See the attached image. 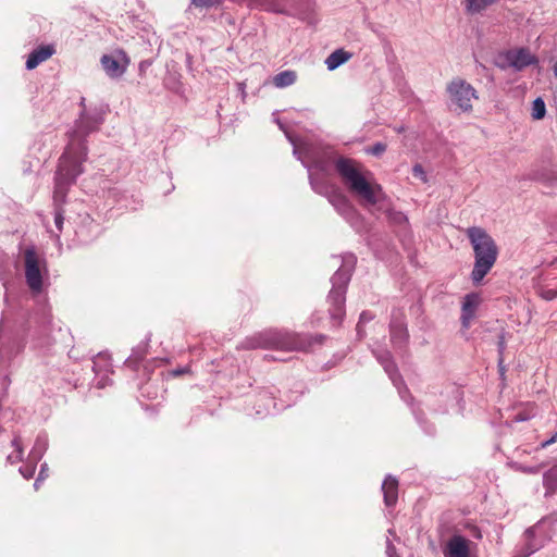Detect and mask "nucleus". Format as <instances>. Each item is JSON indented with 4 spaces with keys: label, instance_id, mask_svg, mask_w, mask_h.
<instances>
[{
    "label": "nucleus",
    "instance_id": "nucleus-1",
    "mask_svg": "<svg viewBox=\"0 0 557 557\" xmlns=\"http://www.w3.org/2000/svg\"><path fill=\"white\" fill-rule=\"evenodd\" d=\"M103 122L100 112L87 113L83 110L75 122L74 129L69 134V144L59 159L55 174H83L86 171L87 146L86 137Z\"/></svg>",
    "mask_w": 557,
    "mask_h": 557
},
{
    "label": "nucleus",
    "instance_id": "nucleus-2",
    "mask_svg": "<svg viewBox=\"0 0 557 557\" xmlns=\"http://www.w3.org/2000/svg\"><path fill=\"white\" fill-rule=\"evenodd\" d=\"M466 234L474 255L471 280L474 285H479L496 263L498 247L493 237L482 227H468Z\"/></svg>",
    "mask_w": 557,
    "mask_h": 557
},
{
    "label": "nucleus",
    "instance_id": "nucleus-3",
    "mask_svg": "<svg viewBox=\"0 0 557 557\" xmlns=\"http://www.w3.org/2000/svg\"><path fill=\"white\" fill-rule=\"evenodd\" d=\"M354 263L355 258L349 256L345 264L331 278L332 289L329 294L327 302L330 304L331 319L336 324H339L345 315V294Z\"/></svg>",
    "mask_w": 557,
    "mask_h": 557
},
{
    "label": "nucleus",
    "instance_id": "nucleus-4",
    "mask_svg": "<svg viewBox=\"0 0 557 557\" xmlns=\"http://www.w3.org/2000/svg\"><path fill=\"white\" fill-rule=\"evenodd\" d=\"M344 185L368 208L387 210L386 197L380 185L367 180V176H343Z\"/></svg>",
    "mask_w": 557,
    "mask_h": 557
},
{
    "label": "nucleus",
    "instance_id": "nucleus-5",
    "mask_svg": "<svg viewBox=\"0 0 557 557\" xmlns=\"http://www.w3.org/2000/svg\"><path fill=\"white\" fill-rule=\"evenodd\" d=\"M310 184L315 193L327 197L338 213L355 225V219L357 218L355 209L346 197L330 183L329 176H310Z\"/></svg>",
    "mask_w": 557,
    "mask_h": 557
},
{
    "label": "nucleus",
    "instance_id": "nucleus-6",
    "mask_svg": "<svg viewBox=\"0 0 557 557\" xmlns=\"http://www.w3.org/2000/svg\"><path fill=\"white\" fill-rule=\"evenodd\" d=\"M25 277L28 287L34 293H40L44 284V276L47 272L46 261L34 248H27L24 252Z\"/></svg>",
    "mask_w": 557,
    "mask_h": 557
},
{
    "label": "nucleus",
    "instance_id": "nucleus-7",
    "mask_svg": "<svg viewBox=\"0 0 557 557\" xmlns=\"http://www.w3.org/2000/svg\"><path fill=\"white\" fill-rule=\"evenodd\" d=\"M447 92L451 103L459 112H470L472 110V99H476L475 89L465 79L455 78L447 85Z\"/></svg>",
    "mask_w": 557,
    "mask_h": 557
},
{
    "label": "nucleus",
    "instance_id": "nucleus-8",
    "mask_svg": "<svg viewBox=\"0 0 557 557\" xmlns=\"http://www.w3.org/2000/svg\"><path fill=\"white\" fill-rule=\"evenodd\" d=\"M314 11V0H281V14H287L301 21L313 23Z\"/></svg>",
    "mask_w": 557,
    "mask_h": 557
},
{
    "label": "nucleus",
    "instance_id": "nucleus-9",
    "mask_svg": "<svg viewBox=\"0 0 557 557\" xmlns=\"http://www.w3.org/2000/svg\"><path fill=\"white\" fill-rule=\"evenodd\" d=\"M325 336L322 334L318 335H299L294 333L281 334V350H308L314 346H320L325 341Z\"/></svg>",
    "mask_w": 557,
    "mask_h": 557
},
{
    "label": "nucleus",
    "instance_id": "nucleus-10",
    "mask_svg": "<svg viewBox=\"0 0 557 557\" xmlns=\"http://www.w3.org/2000/svg\"><path fill=\"white\" fill-rule=\"evenodd\" d=\"M100 63L109 77L119 78L126 72L128 59L123 51H116L111 54H103Z\"/></svg>",
    "mask_w": 557,
    "mask_h": 557
},
{
    "label": "nucleus",
    "instance_id": "nucleus-11",
    "mask_svg": "<svg viewBox=\"0 0 557 557\" xmlns=\"http://www.w3.org/2000/svg\"><path fill=\"white\" fill-rule=\"evenodd\" d=\"M473 543L459 534L453 535L443 548L444 557H471Z\"/></svg>",
    "mask_w": 557,
    "mask_h": 557
},
{
    "label": "nucleus",
    "instance_id": "nucleus-12",
    "mask_svg": "<svg viewBox=\"0 0 557 557\" xmlns=\"http://www.w3.org/2000/svg\"><path fill=\"white\" fill-rule=\"evenodd\" d=\"M503 57L507 65L515 69L516 71H521L524 67L537 62L536 58L532 55L525 48L508 50L504 53Z\"/></svg>",
    "mask_w": 557,
    "mask_h": 557
},
{
    "label": "nucleus",
    "instance_id": "nucleus-13",
    "mask_svg": "<svg viewBox=\"0 0 557 557\" xmlns=\"http://www.w3.org/2000/svg\"><path fill=\"white\" fill-rule=\"evenodd\" d=\"M481 301V296L478 293H470L463 297L460 317L463 329L467 330L470 327Z\"/></svg>",
    "mask_w": 557,
    "mask_h": 557
},
{
    "label": "nucleus",
    "instance_id": "nucleus-14",
    "mask_svg": "<svg viewBox=\"0 0 557 557\" xmlns=\"http://www.w3.org/2000/svg\"><path fill=\"white\" fill-rule=\"evenodd\" d=\"M376 358L379 362L383 366L385 372L388 374L389 379L392 380L393 384L398 389L400 396L404 398V387H403V381L400 376L397 374L396 367L391 358V354L388 351H382L380 354H376Z\"/></svg>",
    "mask_w": 557,
    "mask_h": 557
},
{
    "label": "nucleus",
    "instance_id": "nucleus-15",
    "mask_svg": "<svg viewBox=\"0 0 557 557\" xmlns=\"http://www.w3.org/2000/svg\"><path fill=\"white\" fill-rule=\"evenodd\" d=\"M525 555H531L544 546L545 539L542 536V524L537 523L525 531Z\"/></svg>",
    "mask_w": 557,
    "mask_h": 557
},
{
    "label": "nucleus",
    "instance_id": "nucleus-16",
    "mask_svg": "<svg viewBox=\"0 0 557 557\" xmlns=\"http://www.w3.org/2000/svg\"><path fill=\"white\" fill-rule=\"evenodd\" d=\"M54 53V48L50 45L47 46H40L36 49H34L25 63V66L27 70H33L37 67L41 62L46 61L48 58H50Z\"/></svg>",
    "mask_w": 557,
    "mask_h": 557
},
{
    "label": "nucleus",
    "instance_id": "nucleus-17",
    "mask_svg": "<svg viewBox=\"0 0 557 557\" xmlns=\"http://www.w3.org/2000/svg\"><path fill=\"white\" fill-rule=\"evenodd\" d=\"M384 503L387 507L394 506L398 498V481L392 475H387L382 484Z\"/></svg>",
    "mask_w": 557,
    "mask_h": 557
},
{
    "label": "nucleus",
    "instance_id": "nucleus-18",
    "mask_svg": "<svg viewBox=\"0 0 557 557\" xmlns=\"http://www.w3.org/2000/svg\"><path fill=\"white\" fill-rule=\"evenodd\" d=\"M407 329L400 317H396L391 322V338L396 344H403L407 339Z\"/></svg>",
    "mask_w": 557,
    "mask_h": 557
},
{
    "label": "nucleus",
    "instance_id": "nucleus-19",
    "mask_svg": "<svg viewBox=\"0 0 557 557\" xmlns=\"http://www.w3.org/2000/svg\"><path fill=\"white\" fill-rule=\"evenodd\" d=\"M351 58V53L344 49H336L325 60V65L329 71H334Z\"/></svg>",
    "mask_w": 557,
    "mask_h": 557
},
{
    "label": "nucleus",
    "instance_id": "nucleus-20",
    "mask_svg": "<svg viewBox=\"0 0 557 557\" xmlns=\"http://www.w3.org/2000/svg\"><path fill=\"white\" fill-rule=\"evenodd\" d=\"M543 484L546 488V495L554 494L557 491V466L544 473Z\"/></svg>",
    "mask_w": 557,
    "mask_h": 557
},
{
    "label": "nucleus",
    "instance_id": "nucleus-21",
    "mask_svg": "<svg viewBox=\"0 0 557 557\" xmlns=\"http://www.w3.org/2000/svg\"><path fill=\"white\" fill-rule=\"evenodd\" d=\"M338 174H360L354 166V161L346 158H339L336 161Z\"/></svg>",
    "mask_w": 557,
    "mask_h": 557
},
{
    "label": "nucleus",
    "instance_id": "nucleus-22",
    "mask_svg": "<svg viewBox=\"0 0 557 557\" xmlns=\"http://www.w3.org/2000/svg\"><path fill=\"white\" fill-rule=\"evenodd\" d=\"M546 114V106L541 97H537L532 103L531 115L534 120H542Z\"/></svg>",
    "mask_w": 557,
    "mask_h": 557
},
{
    "label": "nucleus",
    "instance_id": "nucleus-23",
    "mask_svg": "<svg viewBox=\"0 0 557 557\" xmlns=\"http://www.w3.org/2000/svg\"><path fill=\"white\" fill-rule=\"evenodd\" d=\"M223 3V0H190V7L200 10H209L212 8H218Z\"/></svg>",
    "mask_w": 557,
    "mask_h": 557
},
{
    "label": "nucleus",
    "instance_id": "nucleus-24",
    "mask_svg": "<svg viewBox=\"0 0 557 557\" xmlns=\"http://www.w3.org/2000/svg\"><path fill=\"white\" fill-rule=\"evenodd\" d=\"M297 79L295 71L286 70L281 72V88L293 85Z\"/></svg>",
    "mask_w": 557,
    "mask_h": 557
},
{
    "label": "nucleus",
    "instance_id": "nucleus-25",
    "mask_svg": "<svg viewBox=\"0 0 557 557\" xmlns=\"http://www.w3.org/2000/svg\"><path fill=\"white\" fill-rule=\"evenodd\" d=\"M386 144L377 141L372 146H368L364 148L366 153L374 156V157H381L386 151Z\"/></svg>",
    "mask_w": 557,
    "mask_h": 557
},
{
    "label": "nucleus",
    "instance_id": "nucleus-26",
    "mask_svg": "<svg viewBox=\"0 0 557 557\" xmlns=\"http://www.w3.org/2000/svg\"><path fill=\"white\" fill-rule=\"evenodd\" d=\"M511 468L523 473H537L540 471V467H527L518 462L511 463Z\"/></svg>",
    "mask_w": 557,
    "mask_h": 557
},
{
    "label": "nucleus",
    "instance_id": "nucleus-27",
    "mask_svg": "<svg viewBox=\"0 0 557 557\" xmlns=\"http://www.w3.org/2000/svg\"><path fill=\"white\" fill-rule=\"evenodd\" d=\"M13 445L14 447L16 448V454H12L8 457V459L11 461V462H16L18 460H21L22 458V447H21V444L17 440H14L13 442Z\"/></svg>",
    "mask_w": 557,
    "mask_h": 557
},
{
    "label": "nucleus",
    "instance_id": "nucleus-28",
    "mask_svg": "<svg viewBox=\"0 0 557 557\" xmlns=\"http://www.w3.org/2000/svg\"><path fill=\"white\" fill-rule=\"evenodd\" d=\"M373 319V315L369 312H362L360 314V319H359V323L357 325V331H358V334L361 335V325L366 322H369Z\"/></svg>",
    "mask_w": 557,
    "mask_h": 557
},
{
    "label": "nucleus",
    "instance_id": "nucleus-29",
    "mask_svg": "<svg viewBox=\"0 0 557 557\" xmlns=\"http://www.w3.org/2000/svg\"><path fill=\"white\" fill-rule=\"evenodd\" d=\"M534 178H536V182L539 184H542V185H548V184H552L553 182L556 181L557 176H545V175H542V176H533Z\"/></svg>",
    "mask_w": 557,
    "mask_h": 557
},
{
    "label": "nucleus",
    "instance_id": "nucleus-30",
    "mask_svg": "<svg viewBox=\"0 0 557 557\" xmlns=\"http://www.w3.org/2000/svg\"><path fill=\"white\" fill-rule=\"evenodd\" d=\"M67 176H61L60 180H58L57 182V191H55V195L57 197H60L62 195V187L65 183H67Z\"/></svg>",
    "mask_w": 557,
    "mask_h": 557
},
{
    "label": "nucleus",
    "instance_id": "nucleus-31",
    "mask_svg": "<svg viewBox=\"0 0 557 557\" xmlns=\"http://www.w3.org/2000/svg\"><path fill=\"white\" fill-rule=\"evenodd\" d=\"M386 555L387 557H395L396 555V548L388 539L386 541Z\"/></svg>",
    "mask_w": 557,
    "mask_h": 557
},
{
    "label": "nucleus",
    "instance_id": "nucleus-32",
    "mask_svg": "<svg viewBox=\"0 0 557 557\" xmlns=\"http://www.w3.org/2000/svg\"><path fill=\"white\" fill-rule=\"evenodd\" d=\"M557 441V432L547 441H544L543 443H541V445L539 446L540 449H543V448H546L547 446L552 445L553 443H555Z\"/></svg>",
    "mask_w": 557,
    "mask_h": 557
},
{
    "label": "nucleus",
    "instance_id": "nucleus-33",
    "mask_svg": "<svg viewBox=\"0 0 557 557\" xmlns=\"http://www.w3.org/2000/svg\"><path fill=\"white\" fill-rule=\"evenodd\" d=\"M237 89L240 92L243 100H245V98H246V83L245 82L237 83Z\"/></svg>",
    "mask_w": 557,
    "mask_h": 557
},
{
    "label": "nucleus",
    "instance_id": "nucleus-34",
    "mask_svg": "<svg viewBox=\"0 0 557 557\" xmlns=\"http://www.w3.org/2000/svg\"><path fill=\"white\" fill-rule=\"evenodd\" d=\"M557 296V292L556 290H546L544 294H543V297L547 300H552L554 299L555 297Z\"/></svg>",
    "mask_w": 557,
    "mask_h": 557
},
{
    "label": "nucleus",
    "instance_id": "nucleus-35",
    "mask_svg": "<svg viewBox=\"0 0 557 557\" xmlns=\"http://www.w3.org/2000/svg\"><path fill=\"white\" fill-rule=\"evenodd\" d=\"M531 418L530 414H522V413H519L513 419V422H522V421H527Z\"/></svg>",
    "mask_w": 557,
    "mask_h": 557
},
{
    "label": "nucleus",
    "instance_id": "nucleus-36",
    "mask_svg": "<svg viewBox=\"0 0 557 557\" xmlns=\"http://www.w3.org/2000/svg\"><path fill=\"white\" fill-rule=\"evenodd\" d=\"M412 172H413V174H424L423 168L419 163L413 165Z\"/></svg>",
    "mask_w": 557,
    "mask_h": 557
},
{
    "label": "nucleus",
    "instance_id": "nucleus-37",
    "mask_svg": "<svg viewBox=\"0 0 557 557\" xmlns=\"http://www.w3.org/2000/svg\"><path fill=\"white\" fill-rule=\"evenodd\" d=\"M44 474H46V471H45V468L42 467V469H41V471H40V473H39V476H38V479H37V480H36V482H35V488H36V490H38V482H39L40 480H44V479H45V475H44Z\"/></svg>",
    "mask_w": 557,
    "mask_h": 557
},
{
    "label": "nucleus",
    "instance_id": "nucleus-38",
    "mask_svg": "<svg viewBox=\"0 0 557 557\" xmlns=\"http://www.w3.org/2000/svg\"><path fill=\"white\" fill-rule=\"evenodd\" d=\"M62 223H63V218L60 214H57V216H55V224H57L59 230H61Z\"/></svg>",
    "mask_w": 557,
    "mask_h": 557
},
{
    "label": "nucleus",
    "instance_id": "nucleus-39",
    "mask_svg": "<svg viewBox=\"0 0 557 557\" xmlns=\"http://www.w3.org/2000/svg\"><path fill=\"white\" fill-rule=\"evenodd\" d=\"M498 349H499V352L502 354L503 350L505 349V339H504V336H500L499 338V342H498Z\"/></svg>",
    "mask_w": 557,
    "mask_h": 557
},
{
    "label": "nucleus",
    "instance_id": "nucleus-40",
    "mask_svg": "<svg viewBox=\"0 0 557 557\" xmlns=\"http://www.w3.org/2000/svg\"><path fill=\"white\" fill-rule=\"evenodd\" d=\"M272 120L275 124L278 125V112L276 110L272 112Z\"/></svg>",
    "mask_w": 557,
    "mask_h": 557
},
{
    "label": "nucleus",
    "instance_id": "nucleus-41",
    "mask_svg": "<svg viewBox=\"0 0 557 557\" xmlns=\"http://www.w3.org/2000/svg\"><path fill=\"white\" fill-rule=\"evenodd\" d=\"M20 471H21V473L24 475V478H26V479L30 478V476H32V474H33V472H32V471H30V472H28V471H25V472H24L22 469H21Z\"/></svg>",
    "mask_w": 557,
    "mask_h": 557
},
{
    "label": "nucleus",
    "instance_id": "nucleus-42",
    "mask_svg": "<svg viewBox=\"0 0 557 557\" xmlns=\"http://www.w3.org/2000/svg\"><path fill=\"white\" fill-rule=\"evenodd\" d=\"M20 471H21V473L24 475V478H26V479L30 478V476H32V474H33V472H32V471H30V472H28V471H25V472H24L22 469H21Z\"/></svg>",
    "mask_w": 557,
    "mask_h": 557
},
{
    "label": "nucleus",
    "instance_id": "nucleus-43",
    "mask_svg": "<svg viewBox=\"0 0 557 557\" xmlns=\"http://www.w3.org/2000/svg\"><path fill=\"white\" fill-rule=\"evenodd\" d=\"M272 83L274 84V86L278 87V75L272 77Z\"/></svg>",
    "mask_w": 557,
    "mask_h": 557
},
{
    "label": "nucleus",
    "instance_id": "nucleus-44",
    "mask_svg": "<svg viewBox=\"0 0 557 557\" xmlns=\"http://www.w3.org/2000/svg\"><path fill=\"white\" fill-rule=\"evenodd\" d=\"M394 129H395L397 133H403V132H405V126H404V125L396 126V127H394Z\"/></svg>",
    "mask_w": 557,
    "mask_h": 557
},
{
    "label": "nucleus",
    "instance_id": "nucleus-45",
    "mask_svg": "<svg viewBox=\"0 0 557 557\" xmlns=\"http://www.w3.org/2000/svg\"><path fill=\"white\" fill-rule=\"evenodd\" d=\"M553 72H554L555 77H557V60H556V63L553 66Z\"/></svg>",
    "mask_w": 557,
    "mask_h": 557
},
{
    "label": "nucleus",
    "instance_id": "nucleus-46",
    "mask_svg": "<svg viewBox=\"0 0 557 557\" xmlns=\"http://www.w3.org/2000/svg\"><path fill=\"white\" fill-rule=\"evenodd\" d=\"M185 372H187V369L177 370V371H175V374H182Z\"/></svg>",
    "mask_w": 557,
    "mask_h": 557
},
{
    "label": "nucleus",
    "instance_id": "nucleus-47",
    "mask_svg": "<svg viewBox=\"0 0 557 557\" xmlns=\"http://www.w3.org/2000/svg\"><path fill=\"white\" fill-rule=\"evenodd\" d=\"M405 220H406V218H405L403 214H399V216H398V220H397V221H399V222H400V221H405Z\"/></svg>",
    "mask_w": 557,
    "mask_h": 557
},
{
    "label": "nucleus",
    "instance_id": "nucleus-48",
    "mask_svg": "<svg viewBox=\"0 0 557 557\" xmlns=\"http://www.w3.org/2000/svg\"><path fill=\"white\" fill-rule=\"evenodd\" d=\"M187 63L190 64L191 63V57L189 54H187Z\"/></svg>",
    "mask_w": 557,
    "mask_h": 557
},
{
    "label": "nucleus",
    "instance_id": "nucleus-49",
    "mask_svg": "<svg viewBox=\"0 0 557 557\" xmlns=\"http://www.w3.org/2000/svg\"><path fill=\"white\" fill-rule=\"evenodd\" d=\"M81 104H82V106H85V98H82V100H81Z\"/></svg>",
    "mask_w": 557,
    "mask_h": 557
}]
</instances>
